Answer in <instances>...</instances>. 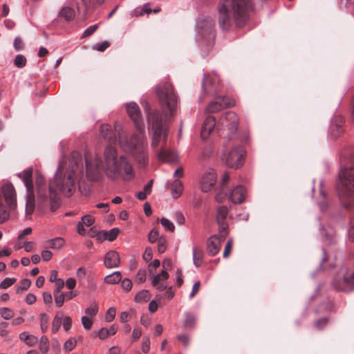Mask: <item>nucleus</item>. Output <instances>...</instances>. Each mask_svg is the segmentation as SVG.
I'll return each instance as SVG.
<instances>
[{"label":"nucleus","instance_id":"nucleus-1","mask_svg":"<svg viewBox=\"0 0 354 354\" xmlns=\"http://www.w3.org/2000/svg\"><path fill=\"white\" fill-rule=\"evenodd\" d=\"M127 111L138 131L131 138L123 135L120 124H115L114 130L109 124H104L100 127V134L106 140L109 145L104 151L103 160L96 158L93 161L89 160L87 153L84 159L86 176L91 181L97 180L104 171L111 179L122 178L124 180L133 178L135 174L133 167L124 156L118 157L115 147L112 146L119 140V144L124 151L133 156L138 163L144 167L148 161L146 152L147 143L144 136V124L138 105L134 102L127 104Z\"/></svg>","mask_w":354,"mask_h":354},{"label":"nucleus","instance_id":"nucleus-2","mask_svg":"<svg viewBox=\"0 0 354 354\" xmlns=\"http://www.w3.org/2000/svg\"><path fill=\"white\" fill-rule=\"evenodd\" d=\"M83 168L82 155L79 152L73 151L67 165L66 163H61L59 165L54 180L49 183L48 191L44 186V177L37 174L35 183L39 207L43 209L50 205L52 212L57 210L59 207L57 191L66 192L71 195L75 189L77 178H81L83 176Z\"/></svg>","mask_w":354,"mask_h":354},{"label":"nucleus","instance_id":"nucleus-3","mask_svg":"<svg viewBox=\"0 0 354 354\" xmlns=\"http://www.w3.org/2000/svg\"><path fill=\"white\" fill-rule=\"evenodd\" d=\"M340 171L337 192L342 205L351 212L354 211V149L346 147L339 158Z\"/></svg>","mask_w":354,"mask_h":354},{"label":"nucleus","instance_id":"nucleus-4","mask_svg":"<svg viewBox=\"0 0 354 354\" xmlns=\"http://www.w3.org/2000/svg\"><path fill=\"white\" fill-rule=\"evenodd\" d=\"M253 9L252 0H220L218 5V24L225 31L234 26L242 28L249 20Z\"/></svg>","mask_w":354,"mask_h":354},{"label":"nucleus","instance_id":"nucleus-5","mask_svg":"<svg viewBox=\"0 0 354 354\" xmlns=\"http://www.w3.org/2000/svg\"><path fill=\"white\" fill-rule=\"evenodd\" d=\"M157 95L160 103L165 111V117L174 114L176 105V97L174 88L169 83H165L157 88Z\"/></svg>","mask_w":354,"mask_h":354},{"label":"nucleus","instance_id":"nucleus-6","mask_svg":"<svg viewBox=\"0 0 354 354\" xmlns=\"http://www.w3.org/2000/svg\"><path fill=\"white\" fill-rule=\"evenodd\" d=\"M333 287L337 291L349 292L354 290V266L342 268L334 277Z\"/></svg>","mask_w":354,"mask_h":354},{"label":"nucleus","instance_id":"nucleus-7","mask_svg":"<svg viewBox=\"0 0 354 354\" xmlns=\"http://www.w3.org/2000/svg\"><path fill=\"white\" fill-rule=\"evenodd\" d=\"M145 110L147 113L148 122L153 131L151 145L153 147H156L158 146L162 136H165V129L162 122V117L161 113L158 111L151 112L147 103L145 104Z\"/></svg>","mask_w":354,"mask_h":354},{"label":"nucleus","instance_id":"nucleus-8","mask_svg":"<svg viewBox=\"0 0 354 354\" xmlns=\"http://www.w3.org/2000/svg\"><path fill=\"white\" fill-rule=\"evenodd\" d=\"M226 150L223 155V161L225 165L231 168L237 169L243 165L245 160V151L241 145L231 146L228 142L225 145Z\"/></svg>","mask_w":354,"mask_h":354},{"label":"nucleus","instance_id":"nucleus-9","mask_svg":"<svg viewBox=\"0 0 354 354\" xmlns=\"http://www.w3.org/2000/svg\"><path fill=\"white\" fill-rule=\"evenodd\" d=\"M32 176V168L26 169L19 174V177L22 179L27 190L28 195L26 198V213L28 215H30L33 213L35 207V198Z\"/></svg>","mask_w":354,"mask_h":354},{"label":"nucleus","instance_id":"nucleus-10","mask_svg":"<svg viewBox=\"0 0 354 354\" xmlns=\"http://www.w3.org/2000/svg\"><path fill=\"white\" fill-rule=\"evenodd\" d=\"M229 214V208L225 205H221L216 208V220L218 225L220 234L223 238L227 237L229 233L227 218Z\"/></svg>","mask_w":354,"mask_h":354},{"label":"nucleus","instance_id":"nucleus-11","mask_svg":"<svg viewBox=\"0 0 354 354\" xmlns=\"http://www.w3.org/2000/svg\"><path fill=\"white\" fill-rule=\"evenodd\" d=\"M1 194L5 199L8 209L14 211L17 207V193L13 185L11 183H5L1 186Z\"/></svg>","mask_w":354,"mask_h":354},{"label":"nucleus","instance_id":"nucleus-12","mask_svg":"<svg viewBox=\"0 0 354 354\" xmlns=\"http://www.w3.org/2000/svg\"><path fill=\"white\" fill-rule=\"evenodd\" d=\"M234 104L235 101L233 99L226 96H218L208 104L206 110L208 113H214Z\"/></svg>","mask_w":354,"mask_h":354},{"label":"nucleus","instance_id":"nucleus-13","mask_svg":"<svg viewBox=\"0 0 354 354\" xmlns=\"http://www.w3.org/2000/svg\"><path fill=\"white\" fill-rule=\"evenodd\" d=\"M219 84L220 79L216 73H205L204 75L202 86L205 93H216L218 91Z\"/></svg>","mask_w":354,"mask_h":354},{"label":"nucleus","instance_id":"nucleus-14","mask_svg":"<svg viewBox=\"0 0 354 354\" xmlns=\"http://www.w3.org/2000/svg\"><path fill=\"white\" fill-rule=\"evenodd\" d=\"M239 122L238 115L232 111L225 113L220 119L221 124L227 128L229 132L233 135L236 133Z\"/></svg>","mask_w":354,"mask_h":354},{"label":"nucleus","instance_id":"nucleus-15","mask_svg":"<svg viewBox=\"0 0 354 354\" xmlns=\"http://www.w3.org/2000/svg\"><path fill=\"white\" fill-rule=\"evenodd\" d=\"M226 237L223 238L218 231V235H213L210 236L207 241V252L211 256L217 254L221 246V243L225 239Z\"/></svg>","mask_w":354,"mask_h":354},{"label":"nucleus","instance_id":"nucleus-16","mask_svg":"<svg viewBox=\"0 0 354 354\" xmlns=\"http://www.w3.org/2000/svg\"><path fill=\"white\" fill-rule=\"evenodd\" d=\"M216 182V172L213 169L207 171L202 176L201 189L203 192H208L214 187Z\"/></svg>","mask_w":354,"mask_h":354},{"label":"nucleus","instance_id":"nucleus-17","mask_svg":"<svg viewBox=\"0 0 354 354\" xmlns=\"http://www.w3.org/2000/svg\"><path fill=\"white\" fill-rule=\"evenodd\" d=\"M216 125V119L213 116H207L205 120L202 128L201 136L202 139H207L214 130Z\"/></svg>","mask_w":354,"mask_h":354},{"label":"nucleus","instance_id":"nucleus-18","mask_svg":"<svg viewBox=\"0 0 354 354\" xmlns=\"http://www.w3.org/2000/svg\"><path fill=\"white\" fill-rule=\"evenodd\" d=\"M343 124L344 118L342 116L337 115L333 118L330 127V131L331 136L334 139L337 138L343 132Z\"/></svg>","mask_w":354,"mask_h":354},{"label":"nucleus","instance_id":"nucleus-19","mask_svg":"<svg viewBox=\"0 0 354 354\" xmlns=\"http://www.w3.org/2000/svg\"><path fill=\"white\" fill-rule=\"evenodd\" d=\"M120 263L119 254L114 250L109 251L104 257V263L108 268H117Z\"/></svg>","mask_w":354,"mask_h":354},{"label":"nucleus","instance_id":"nucleus-20","mask_svg":"<svg viewBox=\"0 0 354 354\" xmlns=\"http://www.w3.org/2000/svg\"><path fill=\"white\" fill-rule=\"evenodd\" d=\"M246 190L242 185L235 187L230 193L229 199L234 203H242L245 198Z\"/></svg>","mask_w":354,"mask_h":354},{"label":"nucleus","instance_id":"nucleus-21","mask_svg":"<svg viewBox=\"0 0 354 354\" xmlns=\"http://www.w3.org/2000/svg\"><path fill=\"white\" fill-rule=\"evenodd\" d=\"M169 277L167 272L162 270L161 273L153 276L152 285L157 290L162 291L167 288L166 281Z\"/></svg>","mask_w":354,"mask_h":354},{"label":"nucleus","instance_id":"nucleus-22","mask_svg":"<svg viewBox=\"0 0 354 354\" xmlns=\"http://www.w3.org/2000/svg\"><path fill=\"white\" fill-rule=\"evenodd\" d=\"M158 159L162 162L173 164L176 162V154L167 149H162L158 153Z\"/></svg>","mask_w":354,"mask_h":354},{"label":"nucleus","instance_id":"nucleus-23","mask_svg":"<svg viewBox=\"0 0 354 354\" xmlns=\"http://www.w3.org/2000/svg\"><path fill=\"white\" fill-rule=\"evenodd\" d=\"M64 239L57 237L46 241L45 247L51 249H60L64 245Z\"/></svg>","mask_w":354,"mask_h":354},{"label":"nucleus","instance_id":"nucleus-24","mask_svg":"<svg viewBox=\"0 0 354 354\" xmlns=\"http://www.w3.org/2000/svg\"><path fill=\"white\" fill-rule=\"evenodd\" d=\"M204 257L203 250L199 248H194L193 251L194 263L196 267H199L203 263Z\"/></svg>","mask_w":354,"mask_h":354},{"label":"nucleus","instance_id":"nucleus-25","mask_svg":"<svg viewBox=\"0 0 354 354\" xmlns=\"http://www.w3.org/2000/svg\"><path fill=\"white\" fill-rule=\"evenodd\" d=\"M122 275L120 272H115L111 274L107 275L104 278V282L108 284H115L120 281Z\"/></svg>","mask_w":354,"mask_h":354},{"label":"nucleus","instance_id":"nucleus-26","mask_svg":"<svg viewBox=\"0 0 354 354\" xmlns=\"http://www.w3.org/2000/svg\"><path fill=\"white\" fill-rule=\"evenodd\" d=\"M75 10L68 6L64 7L59 12L60 17L64 18L67 21L71 20L75 17Z\"/></svg>","mask_w":354,"mask_h":354},{"label":"nucleus","instance_id":"nucleus-27","mask_svg":"<svg viewBox=\"0 0 354 354\" xmlns=\"http://www.w3.org/2000/svg\"><path fill=\"white\" fill-rule=\"evenodd\" d=\"M119 232H120V230L118 228H116V227L113 228L109 231L104 232V237L106 240L113 241L117 238Z\"/></svg>","mask_w":354,"mask_h":354},{"label":"nucleus","instance_id":"nucleus-28","mask_svg":"<svg viewBox=\"0 0 354 354\" xmlns=\"http://www.w3.org/2000/svg\"><path fill=\"white\" fill-rule=\"evenodd\" d=\"M150 295L149 291L142 290L136 295L135 300L137 302H145L148 301Z\"/></svg>","mask_w":354,"mask_h":354},{"label":"nucleus","instance_id":"nucleus-29","mask_svg":"<svg viewBox=\"0 0 354 354\" xmlns=\"http://www.w3.org/2000/svg\"><path fill=\"white\" fill-rule=\"evenodd\" d=\"M320 209L325 211L327 208V199L325 192L322 188L320 189V199L318 202Z\"/></svg>","mask_w":354,"mask_h":354},{"label":"nucleus","instance_id":"nucleus-30","mask_svg":"<svg viewBox=\"0 0 354 354\" xmlns=\"http://www.w3.org/2000/svg\"><path fill=\"white\" fill-rule=\"evenodd\" d=\"M160 222L161 223V225L164 227V228L170 232H174V230H175V226L174 225V223L170 221L169 220H168L167 218H162L160 220Z\"/></svg>","mask_w":354,"mask_h":354},{"label":"nucleus","instance_id":"nucleus-31","mask_svg":"<svg viewBox=\"0 0 354 354\" xmlns=\"http://www.w3.org/2000/svg\"><path fill=\"white\" fill-rule=\"evenodd\" d=\"M39 349L44 353H46L48 351L49 341L46 336L43 335L41 337L39 342Z\"/></svg>","mask_w":354,"mask_h":354},{"label":"nucleus","instance_id":"nucleus-32","mask_svg":"<svg viewBox=\"0 0 354 354\" xmlns=\"http://www.w3.org/2000/svg\"><path fill=\"white\" fill-rule=\"evenodd\" d=\"M31 285V281L28 279H25L21 281L20 286L17 287L16 292L17 294L21 293L24 290H28Z\"/></svg>","mask_w":354,"mask_h":354},{"label":"nucleus","instance_id":"nucleus-33","mask_svg":"<svg viewBox=\"0 0 354 354\" xmlns=\"http://www.w3.org/2000/svg\"><path fill=\"white\" fill-rule=\"evenodd\" d=\"M62 316H59L58 315H57L55 317L54 320L52 324V332L53 333H56L58 331V330L59 329L60 326L62 324Z\"/></svg>","mask_w":354,"mask_h":354},{"label":"nucleus","instance_id":"nucleus-34","mask_svg":"<svg viewBox=\"0 0 354 354\" xmlns=\"http://www.w3.org/2000/svg\"><path fill=\"white\" fill-rule=\"evenodd\" d=\"M0 314L5 319H10L14 317V312L9 308H2L0 309Z\"/></svg>","mask_w":354,"mask_h":354},{"label":"nucleus","instance_id":"nucleus-35","mask_svg":"<svg viewBox=\"0 0 354 354\" xmlns=\"http://www.w3.org/2000/svg\"><path fill=\"white\" fill-rule=\"evenodd\" d=\"M227 196V189L224 188V187L222 186L220 187L219 192L215 196V200L218 203L223 202V200L225 199Z\"/></svg>","mask_w":354,"mask_h":354},{"label":"nucleus","instance_id":"nucleus-36","mask_svg":"<svg viewBox=\"0 0 354 354\" xmlns=\"http://www.w3.org/2000/svg\"><path fill=\"white\" fill-rule=\"evenodd\" d=\"M232 246H233V241L232 239H229L227 241L226 244L225 245L223 254L224 258H227L230 256L232 249Z\"/></svg>","mask_w":354,"mask_h":354},{"label":"nucleus","instance_id":"nucleus-37","mask_svg":"<svg viewBox=\"0 0 354 354\" xmlns=\"http://www.w3.org/2000/svg\"><path fill=\"white\" fill-rule=\"evenodd\" d=\"M49 320V317L47 314L43 313L41 315L40 322H41V329L43 332H46L47 330V324Z\"/></svg>","mask_w":354,"mask_h":354},{"label":"nucleus","instance_id":"nucleus-38","mask_svg":"<svg viewBox=\"0 0 354 354\" xmlns=\"http://www.w3.org/2000/svg\"><path fill=\"white\" fill-rule=\"evenodd\" d=\"M26 64V59L22 55H17L15 59V64L19 68L24 67Z\"/></svg>","mask_w":354,"mask_h":354},{"label":"nucleus","instance_id":"nucleus-39","mask_svg":"<svg viewBox=\"0 0 354 354\" xmlns=\"http://www.w3.org/2000/svg\"><path fill=\"white\" fill-rule=\"evenodd\" d=\"M159 239V232L158 230L156 228L152 229L148 236V239L149 242L154 243L156 241H158Z\"/></svg>","mask_w":354,"mask_h":354},{"label":"nucleus","instance_id":"nucleus-40","mask_svg":"<svg viewBox=\"0 0 354 354\" xmlns=\"http://www.w3.org/2000/svg\"><path fill=\"white\" fill-rule=\"evenodd\" d=\"M15 281L16 279L15 278H6L0 283V288L2 289H6L11 286Z\"/></svg>","mask_w":354,"mask_h":354},{"label":"nucleus","instance_id":"nucleus-41","mask_svg":"<svg viewBox=\"0 0 354 354\" xmlns=\"http://www.w3.org/2000/svg\"><path fill=\"white\" fill-rule=\"evenodd\" d=\"M116 314V309L114 307L110 308L105 315V319L108 322H111L115 318Z\"/></svg>","mask_w":354,"mask_h":354},{"label":"nucleus","instance_id":"nucleus-42","mask_svg":"<svg viewBox=\"0 0 354 354\" xmlns=\"http://www.w3.org/2000/svg\"><path fill=\"white\" fill-rule=\"evenodd\" d=\"M97 312H98V306L97 304H93L91 306L87 308L85 310V313L87 315H89L91 317L96 315Z\"/></svg>","mask_w":354,"mask_h":354},{"label":"nucleus","instance_id":"nucleus-43","mask_svg":"<svg viewBox=\"0 0 354 354\" xmlns=\"http://www.w3.org/2000/svg\"><path fill=\"white\" fill-rule=\"evenodd\" d=\"M77 342L75 339L71 338L64 344V349L67 351H72L76 346Z\"/></svg>","mask_w":354,"mask_h":354},{"label":"nucleus","instance_id":"nucleus-44","mask_svg":"<svg viewBox=\"0 0 354 354\" xmlns=\"http://www.w3.org/2000/svg\"><path fill=\"white\" fill-rule=\"evenodd\" d=\"M55 297V301L57 307H61L64 304V299H65V295L59 293V294H54Z\"/></svg>","mask_w":354,"mask_h":354},{"label":"nucleus","instance_id":"nucleus-45","mask_svg":"<svg viewBox=\"0 0 354 354\" xmlns=\"http://www.w3.org/2000/svg\"><path fill=\"white\" fill-rule=\"evenodd\" d=\"M83 4L86 8H88L91 6H94L97 4L102 3L104 0H82Z\"/></svg>","mask_w":354,"mask_h":354},{"label":"nucleus","instance_id":"nucleus-46","mask_svg":"<svg viewBox=\"0 0 354 354\" xmlns=\"http://www.w3.org/2000/svg\"><path fill=\"white\" fill-rule=\"evenodd\" d=\"M158 250L160 253H163L166 250V240L162 236L158 241Z\"/></svg>","mask_w":354,"mask_h":354},{"label":"nucleus","instance_id":"nucleus-47","mask_svg":"<svg viewBox=\"0 0 354 354\" xmlns=\"http://www.w3.org/2000/svg\"><path fill=\"white\" fill-rule=\"evenodd\" d=\"M82 323L84 328L86 330H90L93 325V321L88 318L87 316H83L82 317Z\"/></svg>","mask_w":354,"mask_h":354},{"label":"nucleus","instance_id":"nucleus-48","mask_svg":"<svg viewBox=\"0 0 354 354\" xmlns=\"http://www.w3.org/2000/svg\"><path fill=\"white\" fill-rule=\"evenodd\" d=\"M98 28V25L95 24L87 28L83 33V37H86L93 34Z\"/></svg>","mask_w":354,"mask_h":354},{"label":"nucleus","instance_id":"nucleus-49","mask_svg":"<svg viewBox=\"0 0 354 354\" xmlns=\"http://www.w3.org/2000/svg\"><path fill=\"white\" fill-rule=\"evenodd\" d=\"M150 349V341L149 338L145 337L142 339V350L145 353H147Z\"/></svg>","mask_w":354,"mask_h":354},{"label":"nucleus","instance_id":"nucleus-50","mask_svg":"<svg viewBox=\"0 0 354 354\" xmlns=\"http://www.w3.org/2000/svg\"><path fill=\"white\" fill-rule=\"evenodd\" d=\"M121 286L124 290L129 292L132 288V282L130 279L126 278L122 281Z\"/></svg>","mask_w":354,"mask_h":354},{"label":"nucleus","instance_id":"nucleus-51","mask_svg":"<svg viewBox=\"0 0 354 354\" xmlns=\"http://www.w3.org/2000/svg\"><path fill=\"white\" fill-rule=\"evenodd\" d=\"M185 316V326L187 327L192 326L195 320L194 316L189 313H186Z\"/></svg>","mask_w":354,"mask_h":354},{"label":"nucleus","instance_id":"nucleus-52","mask_svg":"<svg viewBox=\"0 0 354 354\" xmlns=\"http://www.w3.org/2000/svg\"><path fill=\"white\" fill-rule=\"evenodd\" d=\"M110 46V43L109 41H104L101 44H97L94 47V49L100 51L104 52L106 48H108Z\"/></svg>","mask_w":354,"mask_h":354},{"label":"nucleus","instance_id":"nucleus-53","mask_svg":"<svg viewBox=\"0 0 354 354\" xmlns=\"http://www.w3.org/2000/svg\"><path fill=\"white\" fill-rule=\"evenodd\" d=\"M82 221L84 225L89 227L94 223V218L90 215H86L82 217Z\"/></svg>","mask_w":354,"mask_h":354},{"label":"nucleus","instance_id":"nucleus-54","mask_svg":"<svg viewBox=\"0 0 354 354\" xmlns=\"http://www.w3.org/2000/svg\"><path fill=\"white\" fill-rule=\"evenodd\" d=\"M146 280V272L144 270H139L136 275V281L142 283Z\"/></svg>","mask_w":354,"mask_h":354},{"label":"nucleus","instance_id":"nucleus-55","mask_svg":"<svg viewBox=\"0 0 354 354\" xmlns=\"http://www.w3.org/2000/svg\"><path fill=\"white\" fill-rule=\"evenodd\" d=\"M14 46L17 50H22L24 47V42L20 37H16L14 41Z\"/></svg>","mask_w":354,"mask_h":354},{"label":"nucleus","instance_id":"nucleus-56","mask_svg":"<svg viewBox=\"0 0 354 354\" xmlns=\"http://www.w3.org/2000/svg\"><path fill=\"white\" fill-rule=\"evenodd\" d=\"M152 257H153V252H152L151 248H146V250L143 254L144 260L146 261L147 262H148L151 260Z\"/></svg>","mask_w":354,"mask_h":354},{"label":"nucleus","instance_id":"nucleus-57","mask_svg":"<svg viewBox=\"0 0 354 354\" xmlns=\"http://www.w3.org/2000/svg\"><path fill=\"white\" fill-rule=\"evenodd\" d=\"M97 335L100 339H102V340L106 339L109 336V332H108V328H102L99 330Z\"/></svg>","mask_w":354,"mask_h":354},{"label":"nucleus","instance_id":"nucleus-58","mask_svg":"<svg viewBox=\"0 0 354 354\" xmlns=\"http://www.w3.org/2000/svg\"><path fill=\"white\" fill-rule=\"evenodd\" d=\"M72 324V319L70 317L66 316L63 319V327L65 330H68Z\"/></svg>","mask_w":354,"mask_h":354},{"label":"nucleus","instance_id":"nucleus-59","mask_svg":"<svg viewBox=\"0 0 354 354\" xmlns=\"http://www.w3.org/2000/svg\"><path fill=\"white\" fill-rule=\"evenodd\" d=\"M200 286H201V282L200 281H196L194 284L193 288H192V292L190 293V295H189L190 298H194L195 297V295L199 291Z\"/></svg>","mask_w":354,"mask_h":354},{"label":"nucleus","instance_id":"nucleus-60","mask_svg":"<svg viewBox=\"0 0 354 354\" xmlns=\"http://www.w3.org/2000/svg\"><path fill=\"white\" fill-rule=\"evenodd\" d=\"M348 238L351 241H354V217L351 220V226L348 231Z\"/></svg>","mask_w":354,"mask_h":354},{"label":"nucleus","instance_id":"nucleus-61","mask_svg":"<svg viewBox=\"0 0 354 354\" xmlns=\"http://www.w3.org/2000/svg\"><path fill=\"white\" fill-rule=\"evenodd\" d=\"M38 342V339L37 337H36L35 336L32 335H30L28 337V339L27 341L26 342V344L30 346H32L34 345H35Z\"/></svg>","mask_w":354,"mask_h":354},{"label":"nucleus","instance_id":"nucleus-62","mask_svg":"<svg viewBox=\"0 0 354 354\" xmlns=\"http://www.w3.org/2000/svg\"><path fill=\"white\" fill-rule=\"evenodd\" d=\"M64 286V282L62 279L61 280H58L56 283H55V289L54 290V294L57 293V294H59L60 293V291L63 288Z\"/></svg>","mask_w":354,"mask_h":354},{"label":"nucleus","instance_id":"nucleus-63","mask_svg":"<svg viewBox=\"0 0 354 354\" xmlns=\"http://www.w3.org/2000/svg\"><path fill=\"white\" fill-rule=\"evenodd\" d=\"M76 274L80 279H84L86 274V269L84 267L79 268L77 270Z\"/></svg>","mask_w":354,"mask_h":354},{"label":"nucleus","instance_id":"nucleus-64","mask_svg":"<svg viewBox=\"0 0 354 354\" xmlns=\"http://www.w3.org/2000/svg\"><path fill=\"white\" fill-rule=\"evenodd\" d=\"M52 256L53 253L49 250H44L41 252V257L45 261H49L52 258Z\"/></svg>","mask_w":354,"mask_h":354}]
</instances>
